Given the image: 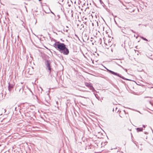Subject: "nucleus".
Masks as SVG:
<instances>
[{
  "label": "nucleus",
  "instance_id": "nucleus-8",
  "mask_svg": "<svg viewBox=\"0 0 153 153\" xmlns=\"http://www.w3.org/2000/svg\"><path fill=\"white\" fill-rule=\"evenodd\" d=\"M141 38L142 39H143L144 40L146 41H148V40L147 39H146V38H145L143 37H141Z\"/></svg>",
  "mask_w": 153,
  "mask_h": 153
},
{
  "label": "nucleus",
  "instance_id": "nucleus-4",
  "mask_svg": "<svg viewBox=\"0 0 153 153\" xmlns=\"http://www.w3.org/2000/svg\"><path fill=\"white\" fill-rule=\"evenodd\" d=\"M46 65L47 68L50 71H51V68L50 66V64H51V62L50 61L47 60L46 62Z\"/></svg>",
  "mask_w": 153,
  "mask_h": 153
},
{
  "label": "nucleus",
  "instance_id": "nucleus-2",
  "mask_svg": "<svg viewBox=\"0 0 153 153\" xmlns=\"http://www.w3.org/2000/svg\"><path fill=\"white\" fill-rule=\"evenodd\" d=\"M105 68L107 70V71L108 72H109L111 74H112L115 75L116 76H118L119 77H120L122 78V79H124L125 80H130V79H127L121 76V75L120 74H117V73H115L113 71H112L110 70H109L106 68V67H105Z\"/></svg>",
  "mask_w": 153,
  "mask_h": 153
},
{
  "label": "nucleus",
  "instance_id": "nucleus-6",
  "mask_svg": "<svg viewBox=\"0 0 153 153\" xmlns=\"http://www.w3.org/2000/svg\"><path fill=\"white\" fill-rule=\"evenodd\" d=\"M13 85H11L10 84V83L9 84V85H8V90L9 91H10L11 90L12 88H13Z\"/></svg>",
  "mask_w": 153,
  "mask_h": 153
},
{
  "label": "nucleus",
  "instance_id": "nucleus-5",
  "mask_svg": "<svg viewBox=\"0 0 153 153\" xmlns=\"http://www.w3.org/2000/svg\"><path fill=\"white\" fill-rule=\"evenodd\" d=\"M126 28H123L121 29V31L123 33H124L126 34H128V32L127 31H126Z\"/></svg>",
  "mask_w": 153,
  "mask_h": 153
},
{
  "label": "nucleus",
  "instance_id": "nucleus-9",
  "mask_svg": "<svg viewBox=\"0 0 153 153\" xmlns=\"http://www.w3.org/2000/svg\"><path fill=\"white\" fill-rule=\"evenodd\" d=\"M130 31H132V32H133V33H135V32L134 31H133V30H131L130 29L129 30Z\"/></svg>",
  "mask_w": 153,
  "mask_h": 153
},
{
  "label": "nucleus",
  "instance_id": "nucleus-7",
  "mask_svg": "<svg viewBox=\"0 0 153 153\" xmlns=\"http://www.w3.org/2000/svg\"><path fill=\"white\" fill-rule=\"evenodd\" d=\"M143 129L142 128H136L137 132H138L140 131H143Z\"/></svg>",
  "mask_w": 153,
  "mask_h": 153
},
{
  "label": "nucleus",
  "instance_id": "nucleus-14",
  "mask_svg": "<svg viewBox=\"0 0 153 153\" xmlns=\"http://www.w3.org/2000/svg\"><path fill=\"white\" fill-rule=\"evenodd\" d=\"M102 28H103V30H104V27H103Z\"/></svg>",
  "mask_w": 153,
  "mask_h": 153
},
{
  "label": "nucleus",
  "instance_id": "nucleus-16",
  "mask_svg": "<svg viewBox=\"0 0 153 153\" xmlns=\"http://www.w3.org/2000/svg\"><path fill=\"white\" fill-rule=\"evenodd\" d=\"M16 108H15V110L16 109Z\"/></svg>",
  "mask_w": 153,
  "mask_h": 153
},
{
  "label": "nucleus",
  "instance_id": "nucleus-15",
  "mask_svg": "<svg viewBox=\"0 0 153 153\" xmlns=\"http://www.w3.org/2000/svg\"><path fill=\"white\" fill-rule=\"evenodd\" d=\"M66 27L68 28V27L67 26H66Z\"/></svg>",
  "mask_w": 153,
  "mask_h": 153
},
{
  "label": "nucleus",
  "instance_id": "nucleus-13",
  "mask_svg": "<svg viewBox=\"0 0 153 153\" xmlns=\"http://www.w3.org/2000/svg\"><path fill=\"white\" fill-rule=\"evenodd\" d=\"M6 110L5 109H4V112H5L6 111Z\"/></svg>",
  "mask_w": 153,
  "mask_h": 153
},
{
  "label": "nucleus",
  "instance_id": "nucleus-10",
  "mask_svg": "<svg viewBox=\"0 0 153 153\" xmlns=\"http://www.w3.org/2000/svg\"><path fill=\"white\" fill-rule=\"evenodd\" d=\"M143 127L144 128L146 127V126H145V125H143Z\"/></svg>",
  "mask_w": 153,
  "mask_h": 153
},
{
  "label": "nucleus",
  "instance_id": "nucleus-12",
  "mask_svg": "<svg viewBox=\"0 0 153 153\" xmlns=\"http://www.w3.org/2000/svg\"><path fill=\"white\" fill-rule=\"evenodd\" d=\"M148 97H144V98H148Z\"/></svg>",
  "mask_w": 153,
  "mask_h": 153
},
{
  "label": "nucleus",
  "instance_id": "nucleus-3",
  "mask_svg": "<svg viewBox=\"0 0 153 153\" xmlns=\"http://www.w3.org/2000/svg\"><path fill=\"white\" fill-rule=\"evenodd\" d=\"M85 85L86 86L89 88L90 90L92 91L93 92L95 90L94 88L91 83L86 82L85 83Z\"/></svg>",
  "mask_w": 153,
  "mask_h": 153
},
{
  "label": "nucleus",
  "instance_id": "nucleus-1",
  "mask_svg": "<svg viewBox=\"0 0 153 153\" xmlns=\"http://www.w3.org/2000/svg\"><path fill=\"white\" fill-rule=\"evenodd\" d=\"M53 46L64 55H67L69 53L68 49L66 47V45L63 43L58 42L54 43Z\"/></svg>",
  "mask_w": 153,
  "mask_h": 153
},
{
  "label": "nucleus",
  "instance_id": "nucleus-11",
  "mask_svg": "<svg viewBox=\"0 0 153 153\" xmlns=\"http://www.w3.org/2000/svg\"><path fill=\"white\" fill-rule=\"evenodd\" d=\"M68 29H67L66 30V32H68Z\"/></svg>",
  "mask_w": 153,
  "mask_h": 153
}]
</instances>
